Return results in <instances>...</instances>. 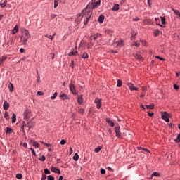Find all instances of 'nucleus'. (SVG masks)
I'll return each instance as SVG.
<instances>
[{"label": "nucleus", "instance_id": "f257e3e1", "mask_svg": "<svg viewBox=\"0 0 180 180\" xmlns=\"http://www.w3.org/2000/svg\"><path fill=\"white\" fill-rule=\"evenodd\" d=\"M99 6H101V0H91V2L88 4L85 9L86 11H94V9H98Z\"/></svg>", "mask_w": 180, "mask_h": 180}, {"label": "nucleus", "instance_id": "f03ea898", "mask_svg": "<svg viewBox=\"0 0 180 180\" xmlns=\"http://www.w3.org/2000/svg\"><path fill=\"white\" fill-rule=\"evenodd\" d=\"M82 15H83V18H84V25H88L89 23V20L92 16V10H82Z\"/></svg>", "mask_w": 180, "mask_h": 180}, {"label": "nucleus", "instance_id": "7ed1b4c3", "mask_svg": "<svg viewBox=\"0 0 180 180\" xmlns=\"http://www.w3.org/2000/svg\"><path fill=\"white\" fill-rule=\"evenodd\" d=\"M162 119H163L165 122H169V117H171V115H169L167 111L162 112Z\"/></svg>", "mask_w": 180, "mask_h": 180}, {"label": "nucleus", "instance_id": "20e7f679", "mask_svg": "<svg viewBox=\"0 0 180 180\" xmlns=\"http://www.w3.org/2000/svg\"><path fill=\"white\" fill-rule=\"evenodd\" d=\"M59 96L62 101H67L70 99V96H68V95L65 94V93L63 92H61Z\"/></svg>", "mask_w": 180, "mask_h": 180}, {"label": "nucleus", "instance_id": "39448f33", "mask_svg": "<svg viewBox=\"0 0 180 180\" xmlns=\"http://www.w3.org/2000/svg\"><path fill=\"white\" fill-rule=\"evenodd\" d=\"M69 88L73 95H77V90L75 89V86L74 84H70Z\"/></svg>", "mask_w": 180, "mask_h": 180}, {"label": "nucleus", "instance_id": "423d86ee", "mask_svg": "<svg viewBox=\"0 0 180 180\" xmlns=\"http://www.w3.org/2000/svg\"><path fill=\"white\" fill-rule=\"evenodd\" d=\"M115 131L116 133V137H121L122 134L120 133V127H115Z\"/></svg>", "mask_w": 180, "mask_h": 180}, {"label": "nucleus", "instance_id": "0eeeda50", "mask_svg": "<svg viewBox=\"0 0 180 180\" xmlns=\"http://www.w3.org/2000/svg\"><path fill=\"white\" fill-rule=\"evenodd\" d=\"M128 86L130 91H139V88L134 86V84H133V83H129Z\"/></svg>", "mask_w": 180, "mask_h": 180}, {"label": "nucleus", "instance_id": "6e6552de", "mask_svg": "<svg viewBox=\"0 0 180 180\" xmlns=\"http://www.w3.org/2000/svg\"><path fill=\"white\" fill-rule=\"evenodd\" d=\"M30 113V110L29 109H25L23 113V116L25 119H28L29 118V114Z\"/></svg>", "mask_w": 180, "mask_h": 180}, {"label": "nucleus", "instance_id": "1a4fd4ad", "mask_svg": "<svg viewBox=\"0 0 180 180\" xmlns=\"http://www.w3.org/2000/svg\"><path fill=\"white\" fill-rule=\"evenodd\" d=\"M21 41H22L23 44H27V40H29L28 37L21 36L20 37Z\"/></svg>", "mask_w": 180, "mask_h": 180}, {"label": "nucleus", "instance_id": "9d476101", "mask_svg": "<svg viewBox=\"0 0 180 180\" xmlns=\"http://www.w3.org/2000/svg\"><path fill=\"white\" fill-rule=\"evenodd\" d=\"M51 171L52 172H55V174H61V171H60V169L54 167H52L51 168Z\"/></svg>", "mask_w": 180, "mask_h": 180}, {"label": "nucleus", "instance_id": "9b49d317", "mask_svg": "<svg viewBox=\"0 0 180 180\" xmlns=\"http://www.w3.org/2000/svg\"><path fill=\"white\" fill-rule=\"evenodd\" d=\"M3 109L4 110H8L9 109V103H8V101H4L3 104Z\"/></svg>", "mask_w": 180, "mask_h": 180}, {"label": "nucleus", "instance_id": "f8f14e48", "mask_svg": "<svg viewBox=\"0 0 180 180\" xmlns=\"http://www.w3.org/2000/svg\"><path fill=\"white\" fill-rule=\"evenodd\" d=\"M22 34L25 36V37H30V33L29 32V30L26 29L22 30Z\"/></svg>", "mask_w": 180, "mask_h": 180}, {"label": "nucleus", "instance_id": "ddd939ff", "mask_svg": "<svg viewBox=\"0 0 180 180\" xmlns=\"http://www.w3.org/2000/svg\"><path fill=\"white\" fill-rule=\"evenodd\" d=\"M105 120L111 127H115V123L110 120V118H106Z\"/></svg>", "mask_w": 180, "mask_h": 180}, {"label": "nucleus", "instance_id": "4468645a", "mask_svg": "<svg viewBox=\"0 0 180 180\" xmlns=\"http://www.w3.org/2000/svg\"><path fill=\"white\" fill-rule=\"evenodd\" d=\"M101 36V34L96 33L94 35H91L90 37V40H96V38Z\"/></svg>", "mask_w": 180, "mask_h": 180}, {"label": "nucleus", "instance_id": "2eb2a0df", "mask_svg": "<svg viewBox=\"0 0 180 180\" xmlns=\"http://www.w3.org/2000/svg\"><path fill=\"white\" fill-rule=\"evenodd\" d=\"M103 20H105V15H101L98 18V22H99V23H103Z\"/></svg>", "mask_w": 180, "mask_h": 180}, {"label": "nucleus", "instance_id": "dca6fc26", "mask_svg": "<svg viewBox=\"0 0 180 180\" xmlns=\"http://www.w3.org/2000/svg\"><path fill=\"white\" fill-rule=\"evenodd\" d=\"M131 40H134L136 39V36H137V32H134V30H131Z\"/></svg>", "mask_w": 180, "mask_h": 180}, {"label": "nucleus", "instance_id": "f3484780", "mask_svg": "<svg viewBox=\"0 0 180 180\" xmlns=\"http://www.w3.org/2000/svg\"><path fill=\"white\" fill-rule=\"evenodd\" d=\"M18 30H19V26L15 25L12 30V34H16V33H18Z\"/></svg>", "mask_w": 180, "mask_h": 180}, {"label": "nucleus", "instance_id": "a211bd4d", "mask_svg": "<svg viewBox=\"0 0 180 180\" xmlns=\"http://www.w3.org/2000/svg\"><path fill=\"white\" fill-rule=\"evenodd\" d=\"M6 4H8V1L4 0V1H1L0 3V6L1 8H5V6H6Z\"/></svg>", "mask_w": 180, "mask_h": 180}, {"label": "nucleus", "instance_id": "6ab92c4d", "mask_svg": "<svg viewBox=\"0 0 180 180\" xmlns=\"http://www.w3.org/2000/svg\"><path fill=\"white\" fill-rule=\"evenodd\" d=\"M6 133H8V134H12V133H13V129H12V128H11L9 127H7Z\"/></svg>", "mask_w": 180, "mask_h": 180}, {"label": "nucleus", "instance_id": "aec40b11", "mask_svg": "<svg viewBox=\"0 0 180 180\" xmlns=\"http://www.w3.org/2000/svg\"><path fill=\"white\" fill-rule=\"evenodd\" d=\"M83 101H82V96H79L77 98V103H79V105H82L83 103Z\"/></svg>", "mask_w": 180, "mask_h": 180}, {"label": "nucleus", "instance_id": "412c9836", "mask_svg": "<svg viewBox=\"0 0 180 180\" xmlns=\"http://www.w3.org/2000/svg\"><path fill=\"white\" fill-rule=\"evenodd\" d=\"M105 34H109L110 36H112L113 34V31L108 29L105 30Z\"/></svg>", "mask_w": 180, "mask_h": 180}, {"label": "nucleus", "instance_id": "4be33fe9", "mask_svg": "<svg viewBox=\"0 0 180 180\" xmlns=\"http://www.w3.org/2000/svg\"><path fill=\"white\" fill-rule=\"evenodd\" d=\"M78 55V51H71L68 53L69 57H71L72 56H77Z\"/></svg>", "mask_w": 180, "mask_h": 180}, {"label": "nucleus", "instance_id": "5701e85b", "mask_svg": "<svg viewBox=\"0 0 180 180\" xmlns=\"http://www.w3.org/2000/svg\"><path fill=\"white\" fill-rule=\"evenodd\" d=\"M8 89L10 92H13V84L9 83L8 84Z\"/></svg>", "mask_w": 180, "mask_h": 180}, {"label": "nucleus", "instance_id": "b1692460", "mask_svg": "<svg viewBox=\"0 0 180 180\" xmlns=\"http://www.w3.org/2000/svg\"><path fill=\"white\" fill-rule=\"evenodd\" d=\"M151 178H153V176H156L158 178H159V176H160V173H158V172H154L152 174H151Z\"/></svg>", "mask_w": 180, "mask_h": 180}, {"label": "nucleus", "instance_id": "393cba45", "mask_svg": "<svg viewBox=\"0 0 180 180\" xmlns=\"http://www.w3.org/2000/svg\"><path fill=\"white\" fill-rule=\"evenodd\" d=\"M172 11L174 12V14H176L179 18H180V12L179 10H176L172 8Z\"/></svg>", "mask_w": 180, "mask_h": 180}, {"label": "nucleus", "instance_id": "a878e982", "mask_svg": "<svg viewBox=\"0 0 180 180\" xmlns=\"http://www.w3.org/2000/svg\"><path fill=\"white\" fill-rule=\"evenodd\" d=\"M112 11L116 12V11H119V4H115L112 8Z\"/></svg>", "mask_w": 180, "mask_h": 180}, {"label": "nucleus", "instance_id": "bb28decb", "mask_svg": "<svg viewBox=\"0 0 180 180\" xmlns=\"http://www.w3.org/2000/svg\"><path fill=\"white\" fill-rule=\"evenodd\" d=\"M32 126H33V124L32 123V122H27V124H25V127H28L29 130H30V129H32Z\"/></svg>", "mask_w": 180, "mask_h": 180}, {"label": "nucleus", "instance_id": "cd10ccee", "mask_svg": "<svg viewBox=\"0 0 180 180\" xmlns=\"http://www.w3.org/2000/svg\"><path fill=\"white\" fill-rule=\"evenodd\" d=\"M73 160L74 161H78L79 160V155L78 153H75V155L73 156Z\"/></svg>", "mask_w": 180, "mask_h": 180}, {"label": "nucleus", "instance_id": "c85d7f7f", "mask_svg": "<svg viewBox=\"0 0 180 180\" xmlns=\"http://www.w3.org/2000/svg\"><path fill=\"white\" fill-rule=\"evenodd\" d=\"M16 122V114L13 113L11 122L15 123Z\"/></svg>", "mask_w": 180, "mask_h": 180}, {"label": "nucleus", "instance_id": "c756f323", "mask_svg": "<svg viewBox=\"0 0 180 180\" xmlns=\"http://www.w3.org/2000/svg\"><path fill=\"white\" fill-rule=\"evenodd\" d=\"M101 101H102V99L96 98L95 100H94V103H96V105H98V104H99V103H101Z\"/></svg>", "mask_w": 180, "mask_h": 180}, {"label": "nucleus", "instance_id": "7c9ffc66", "mask_svg": "<svg viewBox=\"0 0 180 180\" xmlns=\"http://www.w3.org/2000/svg\"><path fill=\"white\" fill-rule=\"evenodd\" d=\"M153 34H154V36H156V37L158 36V34H160V30H158V29L155 30Z\"/></svg>", "mask_w": 180, "mask_h": 180}, {"label": "nucleus", "instance_id": "2f4dec72", "mask_svg": "<svg viewBox=\"0 0 180 180\" xmlns=\"http://www.w3.org/2000/svg\"><path fill=\"white\" fill-rule=\"evenodd\" d=\"M16 178L17 179H22V178H23V174L18 173L16 174Z\"/></svg>", "mask_w": 180, "mask_h": 180}, {"label": "nucleus", "instance_id": "473e14b6", "mask_svg": "<svg viewBox=\"0 0 180 180\" xmlns=\"http://www.w3.org/2000/svg\"><path fill=\"white\" fill-rule=\"evenodd\" d=\"M89 57V56L88 55V53L84 52L82 56V58H88Z\"/></svg>", "mask_w": 180, "mask_h": 180}, {"label": "nucleus", "instance_id": "72a5a7b5", "mask_svg": "<svg viewBox=\"0 0 180 180\" xmlns=\"http://www.w3.org/2000/svg\"><path fill=\"white\" fill-rule=\"evenodd\" d=\"M101 150H102V147L101 146H98L97 148H96L94 149V152L99 153V151H101Z\"/></svg>", "mask_w": 180, "mask_h": 180}, {"label": "nucleus", "instance_id": "f704fd0d", "mask_svg": "<svg viewBox=\"0 0 180 180\" xmlns=\"http://www.w3.org/2000/svg\"><path fill=\"white\" fill-rule=\"evenodd\" d=\"M44 174H46V175H50V174H51V172H50V170L48 168L44 169Z\"/></svg>", "mask_w": 180, "mask_h": 180}, {"label": "nucleus", "instance_id": "c9c22d12", "mask_svg": "<svg viewBox=\"0 0 180 180\" xmlns=\"http://www.w3.org/2000/svg\"><path fill=\"white\" fill-rule=\"evenodd\" d=\"M4 117L6 119V120H9V113H8L6 111L4 113Z\"/></svg>", "mask_w": 180, "mask_h": 180}, {"label": "nucleus", "instance_id": "e433bc0d", "mask_svg": "<svg viewBox=\"0 0 180 180\" xmlns=\"http://www.w3.org/2000/svg\"><path fill=\"white\" fill-rule=\"evenodd\" d=\"M123 40H119L116 41V44H117V46H123Z\"/></svg>", "mask_w": 180, "mask_h": 180}, {"label": "nucleus", "instance_id": "4c0bfd02", "mask_svg": "<svg viewBox=\"0 0 180 180\" xmlns=\"http://www.w3.org/2000/svg\"><path fill=\"white\" fill-rule=\"evenodd\" d=\"M176 143H180V134L177 135L176 139H174Z\"/></svg>", "mask_w": 180, "mask_h": 180}, {"label": "nucleus", "instance_id": "58836bf2", "mask_svg": "<svg viewBox=\"0 0 180 180\" xmlns=\"http://www.w3.org/2000/svg\"><path fill=\"white\" fill-rule=\"evenodd\" d=\"M57 95H58V94L55 92L53 95L51 96V99L54 100L56 98H57Z\"/></svg>", "mask_w": 180, "mask_h": 180}, {"label": "nucleus", "instance_id": "ea45409f", "mask_svg": "<svg viewBox=\"0 0 180 180\" xmlns=\"http://www.w3.org/2000/svg\"><path fill=\"white\" fill-rule=\"evenodd\" d=\"M41 144L46 146V147H51V144L45 143L44 141H41Z\"/></svg>", "mask_w": 180, "mask_h": 180}, {"label": "nucleus", "instance_id": "a19ab883", "mask_svg": "<svg viewBox=\"0 0 180 180\" xmlns=\"http://www.w3.org/2000/svg\"><path fill=\"white\" fill-rule=\"evenodd\" d=\"M117 86L118 88H120V86H122V80L117 79Z\"/></svg>", "mask_w": 180, "mask_h": 180}, {"label": "nucleus", "instance_id": "79ce46f5", "mask_svg": "<svg viewBox=\"0 0 180 180\" xmlns=\"http://www.w3.org/2000/svg\"><path fill=\"white\" fill-rule=\"evenodd\" d=\"M146 109H154V104H150L149 105H146Z\"/></svg>", "mask_w": 180, "mask_h": 180}, {"label": "nucleus", "instance_id": "37998d69", "mask_svg": "<svg viewBox=\"0 0 180 180\" xmlns=\"http://www.w3.org/2000/svg\"><path fill=\"white\" fill-rule=\"evenodd\" d=\"M6 58H8L7 56H2L1 58H0V61H1V63H4V61L6 60Z\"/></svg>", "mask_w": 180, "mask_h": 180}, {"label": "nucleus", "instance_id": "c03bdc74", "mask_svg": "<svg viewBox=\"0 0 180 180\" xmlns=\"http://www.w3.org/2000/svg\"><path fill=\"white\" fill-rule=\"evenodd\" d=\"M155 58H158V60H160V61H165V59H164V58L158 56H155Z\"/></svg>", "mask_w": 180, "mask_h": 180}, {"label": "nucleus", "instance_id": "a18cd8bd", "mask_svg": "<svg viewBox=\"0 0 180 180\" xmlns=\"http://www.w3.org/2000/svg\"><path fill=\"white\" fill-rule=\"evenodd\" d=\"M34 147H35L36 148H39V143H37V141H34V143L32 145Z\"/></svg>", "mask_w": 180, "mask_h": 180}, {"label": "nucleus", "instance_id": "49530a36", "mask_svg": "<svg viewBox=\"0 0 180 180\" xmlns=\"http://www.w3.org/2000/svg\"><path fill=\"white\" fill-rule=\"evenodd\" d=\"M30 150H31V153L33 154V155L36 157V151L34 150V149L33 148H30Z\"/></svg>", "mask_w": 180, "mask_h": 180}, {"label": "nucleus", "instance_id": "de8ad7c7", "mask_svg": "<svg viewBox=\"0 0 180 180\" xmlns=\"http://www.w3.org/2000/svg\"><path fill=\"white\" fill-rule=\"evenodd\" d=\"M39 161H46V156L42 155L41 158H39Z\"/></svg>", "mask_w": 180, "mask_h": 180}, {"label": "nucleus", "instance_id": "09e8293b", "mask_svg": "<svg viewBox=\"0 0 180 180\" xmlns=\"http://www.w3.org/2000/svg\"><path fill=\"white\" fill-rule=\"evenodd\" d=\"M58 6V0H54V8H57Z\"/></svg>", "mask_w": 180, "mask_h": 180}, {"label": "nucleus", "instance_id": "8fccbe9b", "mask_svg": "<svg viewBox=\"0 0 180 180\" xmlns=\"http://www.w3.org/2000/svg\"><path fill=\"white\" fill-rule=\"evenodd\" d=\"M65 143H67L65 139H61L60 144H61V146H64V144H65Z\"/></svg>", "mask_w": 180, "mask_h": 180}, {"label": "nucleus", "instance_id": "3c124183", "mask_svg": "<svg viewBox=\"0 0 180 180\" xmlns=\"http://www.w3.org/2000/svg\"><path fill=\"white\" fill-rule=\"evenodd\" d=\"M47 180H54V176L49 175L47 176Z\"/></svg>", "mask_w": 180, "mask_h": 180}, {"label": "nucleus", "instance_id": "603ef678", "mask_svg": "<svg viewBox=\"0 0 180 180\" xmlns=\"http://www.w3.org/2000/svg\"><path fill=\"white\" fill-rule=\"evenodd\" d=\"M162 25H165V17H161Z\"/></svg>", "mask_w": 180, "mask_h": 180}, {"label": "nucleus", "instance_id": "864d4df0", "mask_svg": "<svg viewBox=\"0 0 180 180\" xmlns=\"http://www.w3.org/2000/svg\"><path fill=\"white\" fill-rule=\"evenodd\" d=\"M133 46H135L136 47H140V43L137 41H134V43L133 44Z\"/></svg>", "mask_w": 180, "mask_h": 180}, {"label": "nucleus", "instance_id": "5fc2aeb1", "mask_svg": "<svg viewBox=\"0 0 180 180\" xmlns=\"http://www.w3.org/2000/svg\"><path fill=\"white\" fill-rule=\"evenodd\" d=\"M101 174L105 175V174H106V170L105 169H101Z\"/></svg>", "mask_w": 180, "mask_h": 180}, {"label": "nucleus", "instance_id": "6e6d98bb", "mask_svg": "<svg viewBox=\"0 0 180 180\" xmlns=\"http://www.w3.org/2000/svg\"><path fill=\"white\" fill-rule=\"evenodd\" d=\"M135 57L136 58H138V60H141V58H143V57H141V55L140 54H136Z\"/></svg>", "mask_w": 180, "mask_h": 180}, {"label": "nucleus", "instance_id": "4d7b16f0", "mask_svg": "<svg viewBox=\"0 0 180 180\" xmlns=\"http://www.w3.org/2000/svg\"><path fill=\"white\" fill-rule=\"evenodd\" d=\"M37 95L38 96H41L42 95H44V93H43V91H37Z\"/></svg>", "mask_w": 180, "mask_h": 180}, {"label": "nucleus", "instance_id": "13d9d810", "mask_svg": "<svg viewBox=\"0 0 180 180\" xmlns=\"http://www.w3.org/2000/svg\"><path fill=\"white\" fill-rule=\"evenodd\" d=\"M173 87H174V89H176V90L179 89V86H178V84H174Z\"/></svg>", "mask_w": 180, "mask_h": 180}, {"label": "nucleus", "instance_id": "bf43d9fd", "mask_svg": "<svg viewBox=\"0 0 180 180\" xmlns=\"http://www.w3.org/2000/svg\"><path fill=\"white\" fill-rule=\"evenodd\" d=\"M45 37H47L48 39L53 40V37L51 35L46 34Z\"/></svg>", "mask_w": 180, "mask_h": 180}, {"label": "nucleus", "instance_id": "052dcab7", "mask_svg": "<svg viewBox=\"0 0 180 180\" xmlns=\"http://www.w3.org/2000/svg\"><path fill=\"white\" fill-rule=\"evenodd\" d=\"M55 18H57V15H56V14L51 15V19H55Z\"/></svg>", "mask_w": 180, "mask_h": 180}, {"label": "nucleus", "instance_id": "680f3d73", "mask_svg": "<svg viewBox=\"0 0 180 180\" xmlns=\"http://www.w3.org/2000/svg\"><path fill=\"white\" fill-rule=\"evenodd\" d=\"M134 22H139L140 20V18L139 17H136L135 18H133Z\"/></svg>", "mask_w": 180, "mask_h": 180}, {"label": "nucleus", "instance_id": "e2e57ef3", "mask_svg": "<svg viewBox=\"0 0 180 180\" xmlns=\"http://www.w3.org/2000/svg\"><path fill=\"white\" fill-rule=\"evenodd\" d=\"M142 91H143V92H147V87L146 86H143L142 87Z\"/></svg>", "mask_w": 180, "mask_h": 180}, {"label": "nucleus", "instance_id": "0e129e2a", "mask_svg": "<svg viewBox=\"0 0 180 180\" xmlns=\"http://www.w3.org/2000/svg\"><path fill=\"white\" fill-rule=\"evenodd\" d=\"M147 2H148V6H150V8H151V0H147Z\"/></svg>", "mask_w": 180, "mask_h": 180}, {"label": "nucleus", "instance_id": "69168bd1", "mask_svg": "<svg viewBox=\"0 0 180 180\" xmlns=\"http://www.w3.org/2000/svg\"><path fill=\"white\" fill-rule=\"evenodd\" d=\"M102 106V103H100L99 104H97L96 108L97 109H99Z\"/></svg>", "mask_w": 180, "mask_h": 180}, {"label": "nucleus", "instance_id": "338daca9", "mask_svg": "<svg viewBox=\"0 0 180 180\" xmlns=\"http://www.w3.org/2000/svg\"><path fill=\"white\" fill-rule=\"evenodd\" d=\"M148 115L150 117H152V116H154V112H148Z\"/></svg>", "mask_w": 180, "mask_h": 180}, {"label": "nucleus", "instance_id": "774afa93", "mask_svg": "<svg viewBox=\"0 0 180 180\" xmlns=\"http://www.w3.org/2000/svg\"><path fill=\"white\" fill-rule=\"evenodd\" d=\"M47 179V176L45 175V176H42L41 177V180H45Z\"/></svg>", "mask_w": 180, "mask_h": 180}]
</instances>
